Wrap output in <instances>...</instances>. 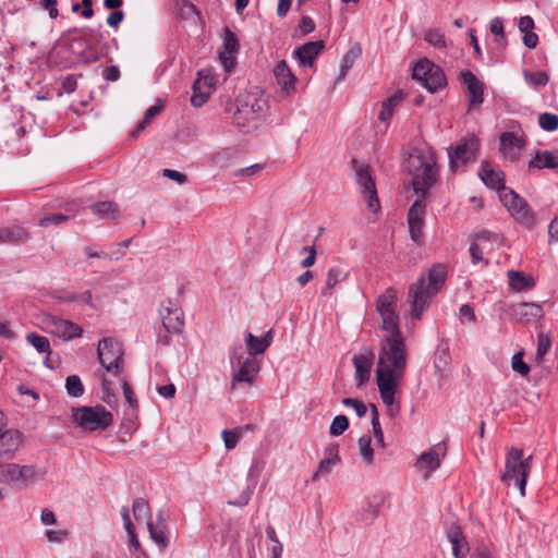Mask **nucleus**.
Segmentation results:
<instances>
[{"mask_svg": "<svg viewBox=\"0 0 558 558\" xmlns=\"http://www.w3.org/2000/svg\"><path fill=\"white\" fill-rule=\"evenodd\" d=\"M405 170L412 178V187L420 197L412 204L408 213V223L411 239L422 244L424 240L423 226L425 217L424 199L430 187L437 182L438 168L435 155L429 149L415 148L405 161Z\"/></svg>", "mask_w": 558, "mask_h": 558, "instance_id": "nucleus-1", "label": "nucleus"}, {"mask_svg": "<svg viewBox=\"0 0 558 558\" xmlns=\"http://www.w3.org/2000/svg\"><path fill=\"white\" fill-rule=\"evenodd\" d=\"M389 335L381 341L376 369V381L380 398L391 416L396 415L400 407L395 397L398 383L402 378L407 367L405 344L400 329L388 331Z\"/></svg>", "mask_w": 558, "mask_h": 558, "instance_id": "nucleus-2", "label": "nucleus"}, {"mask_svg": "<svg viewBox=\"0 0 558 558\" xmlns=\"http://www.w3.org/2000/svg\"><path fill=\"white\" fill-rule=\"evenodd\" d=\"M446 277V267L437 264L428 270L427 277L422 275L409 287L408 303L413 318L421 319L423 313L429 307L432 299L442 288Z\"/></svg>", "mask_w": 558, "mask_h": 558, "instance_id": "nucleus-3", "label": "nucleus"}, {"mask_svg": "<svg viewBox=\"0 0 558 558\" xmlns=\"http://www.w3.org/2000/svg\"><path fill=\"white\" fill-rule=\"evenodd\" d=\"M267 109V99L259 89L244 92L236 99V110L233 113V123L243 132L257 128Z\"/></svg>", "mask_w": 558, "mask_h": 558, "instance_id": "nucleus-4", "label": "nucleus"}, {"mask_svg": "<svg viewBox=\"0 0 558 558\" xmlns=\"http://www.w3.org/2000/svg\"><path fill=\"white\" fill-rule=\"evenodd\" d=\"M532 456L523 459V450L518 448H510L507 452L505 471L501 475V481L510 485L514 484L519 488L520 495H525L526 478L531 471Z\"/></svg>", "mask_w": 558, "mask_h": 558, "instance_id": "nucleus-5", "label": "nucleus"}, {"mask_svg": "<svg viewBox=\"0 0 558 558\" xmlns=\"http://www.w3.org/2000/svg\"><path fill=\"white\" fill-rule=\"evenodd\" d=\"M73 422L84 430L94 432L109 427L113 417L104 407H82L73 409Z\"/></svg>", "mask_w": 558, "mask_h": 558, "instance_id": "nucleus-6", "label": "nucleus"}, {"mask_svg": "<svg viewBox=\"0 0 558 558\" xmlns=\"http://www.w3.org/2000/svg\"><path fill=\"white\" fill-rule=\"evenodd\" d=\"M38 478L39 472L33 465L0 464V483L12 485L16 488H25Z\"/></svg>", "mask_w": 558, "mask_h": 558, "instance_id": "nucleus-7", "label": "nucleus"}, {"mask_svg": "<svg viewBox=\"0 0 558 558\" xmlns=\"http://www.w3.org/2000/svg\"><path fill=\"white\" fill-rule=\"evenodd\" d=\"M412 77L429 93H436L447 85L442 70L426 59L414 65Z\"/></svg>", "mask_w": 558, "mask_h": 558, "instance_id": "nucleus-8", "label": "nucleus"}, {"mask_svg": "<svg viewBox=\"0 0 558 558\" xmlns=\"http://www.w3.org/2000/svg\"><path fill=\"white\" fill-rule=\"evenodd\" d=\"M352 165L356 183L362 190V195L367 203V207L371 211L376 213L380 208V205L376 184L371 173V166L356 159L352 160Z\"/></svg>", "mask_w": 558, "mask_h": 558, "instance_id": "nucleus-9", "label": "nucleus"}, {"mask_svg": "<svg viewBox=\"0 0 558 558\" xmlns=\"http://www.w3.org/2000/svg\"><path fill=\"white\" fill-rule=\"evenodd\" d=\"M480 146V140L474 134H468L454 147L450 146L447 149L450 169L456 170L459 163L466 165L475 161Z\"/></svg>", "mask_w": 558, "mask_h": 558, "instance_id": "nucleus-10", "label": "nucleus"}, {"mask_svg": "<svg viewBox=\"0 0 558 558\" xmlns=\"http://www.w3.org/2000/svg\"><path fill=\"white\" fill-rule=\"evenodd\" d=\"M100 364L107 372L118 375L123 367V351L120 343L112 338H102L97 345Z\"/></svg>", "mask_w": 558, "mask_h": 558, "instance_id": "nucleus-11", "label": "nucleus"}, {"mask_svg": "<svg viewBox=\"0 0 558 558\" xmlns=\"http://www.w3.org/2000/svg\"><path fill=\"white\" fill-rule=\"evenodd\" d=\"M398 298V291L389 287L380 294L376 301V308L383 319V329L386 331H397L399 328V315L395 306Z\"/></svg>", "mask_w": 558, "mask_h": 558, "instance_id": "nucleus-12", "label": "nucleus"}, {"mask_svg": "<svg viewBox=\"0 0 558 558\" xmlns=\"http://www.w3.org/2000/svg\"><path fill=\"white\" fill-rule=\"evenodd\" d=\"M499 198L501 203L507 207L509 213L520 222L531 223L533 216L530 211L529 205L524 198L517 194L511 189H505L500 191Z\"/></svg>", "mask_w": 558, "mask_h": 558, "instance_id": "nucleus-13", "label": "nucleus"}, {"mask_svg": "<svg viewBox=\"0 0 558 558\" xmlns=\"http://www.w3.org/2000/svg\"><path fill=\"white\" fill-rule=\"evenodd\" d=\"M231 390H235L240 384L253 385L259 371L260 360L255 356H246L243 362L232 368Z\"/></svg>", "mask_w": 558, "mask_h": 558, "instance_id": "nucleus-14", "label": "nucleus"}, {"mask_svg": "<svg viewBox=\"0 0 558 558\" xmlns=\"http://www.w3.org/2000/svg\"><path fill=\"white\" fill-rule=\"evenodd\" d=\"M374 360V351L369 348L363 349L362 352L355 354L352 357V362L355 368L354 377L357 387L363 386L365 383L369 380Z\"/></svg>", "mask_w": 558, "mask_h": 558, "instance_id": "nucleus-15", "label": "nucleus"}, {"mask_svg": "<svg viewBox=\"0 0 558 558\" xmlns=\"http://www.w3.org/2000/svg\"><path fill=\"white\" fill-rule=\"evenodd\" d=\"M50 332L64 341L82 337L83 329L77 324L63 319L57 316H51L47 319Z\"/></svg>", "mask_w": 558, "mask_h": 558, "instance_id": "nucleus-16", "label": "nucleus"}, {"mask_svg": "<svg viewBox=\"0 0 558 558\" xmlns=\"http://www.w3.org/2000/svg\"><path fill=\"white\" fill-rule=\"evenodd\" d=\"M160 316L163 328L168 332H180L184 326L183 312L172 301L161 304Z\"/></svg>", "mask_w": 558, "mask_h": 558, "instance_id": "nucleus-17", "label": "nucleus"}, {"mask_svg": "<svg viewBox=\"0 0 558 558\" xmlns=\"http://www.w3.org/2000/svg\"><path fill=\"white\" fill-rule=\"evenodd\" d=\"M447 453V446L445 441H441L427 451H424L420 454L417 459V465L422 469H425L428 473L434 472L440 466L442 458Z\"/></svg>", "mask_w": 558, "mask_h": 558, "instance_id": "nucleus-18", "label": "nucleus"}, {"mask_svg": "<svg viewBox=\"0 0 558 558\" xmlns=\"http://www.w3.org/2000/svg\"><path fill=\"white\" fill-rule=\"evenodd\" d=\"M223 50L220 52V61L227 72H231L235 65V54L239 51V41L234 33L229 28L225 31Z\"/></svg>", "mask_w": 558, "mask_h": 558, "instance_id": "nucleus-19", "label": "nucleus"}, {"mask_svg": "<svg viewBox=\"0 0 558 558\" xmlns=\"http://www.w3.org/2000/svg\"><path fill=\"white\" fill-rule=\"evenodd\" d=\"M478 177L483 181V183L489 189L498 191L500 195V191L508 189L505 185L506 177L504 171L500 169L493 168L488 162L483 161L481 165V169L478 171Z\"/></svg>", "mask_w": 558, "mask_h": 558, "instance_id": "nucleus-20", "label": "nucleus"}, {"mask_svg": "<svg viewBox=\"0 0 558 558\" xmlns=\"http://www.w3.org/2000/svg\"><path fill=\"white\" fill-rule=\"evenodd\" d=\"M512 313L515 319L523 325L538 322L544 314L542 306L535 303H520L513 305Z\"/></svg>", "mask_w": 558, "mask_h": 558, "instance_id": "nucleus-21", "label": "nucleus"}, {"mask_svg": "<svg viewBox=\"0 0 558 558\" xmlns=\"http://www.w3.org/2000/svg\"><path fill=\"white\" fill-rule=\"evenodd\" d=\"M324 48L325 43L323 40L307 41L294 50V57L300 65L312 66Z\"/></svg>", "mask_w": 558, "mask_h": 558, "instance_id": "nucleus-22", "label": "nucleus"}, {"mask_svg": "<svg viewBox=\"0 0 558 558\" xmlns=\"http://www.w3.org/2000/svg\"><path fill=\"white\" fill-rule=\"evenodd\" d=\"M274 330L269 329L264 336L256 337L252 332L245 333V345L248 356L262 355L272 343Z\"/></svg>", "mask_w": 558, "mask_h": 558, "instance_id": "nucleus-23", "label": "nucleus"}, {"mask_svg": "<svg viewBox=\"0 0 558 558\" xmlns=\"http://www.w3.org/2000/svg\"><path fill=\"white\" fill-rule=\"evenodd\" d=\"M525 143L521 136L514 132H505L500 136V150L504 156L510 160H515L520 150L524 147Z\"/></svg>", "mask_w": 558, "mask_h": 558, "instance_id": "nucleus-24", "label": "nucleus"}, {"mask_svg": "<svg viewBox=\"0 0 558 558\" xmlns=\"http://www.w3.org/2000/svg\"><path fill=\"white\" fill-rule=\"evenodd\" d=\"M461 78L468 87L470 107L480 106L483 102V83L471 71L461 72Z\"/></svg>", "mask_w": 558, "mask_h": 558, "instance_id": "nucleus-25", "label": "nucleus"}, {"mask_svg": "<svg viewBox=\"0 0 558 558\" xmlns=\"http://www.w3.org/2000/svg\"><path fill=\"white\" fill-rule=\"evenodd\" d=\"M28 239L29 233L22 226L0 227V244H24Z\"/></svg>", "mask_w": 558, "mask_h": 558, "instance_id": "nucleus-26", "label": "nucleus"}, {"mask_svg": "<svg viewBox=\"0 0 558 558\" xmlns=\"http://www.w3.org/2000/svg\"><path fill=\"white\" fill-rule=\"evenodd\" d=\"M447 537L452 546L454 558H465L469 553V544L458 525H451L447 532Z\"/></svg>", "mask_w": 558, "mask_h": 558, "instance_id": "nucleus-27", "label": "nucleus"}, {"mask_svg": "<svg viewBox=\"0 0 558 558\" xmlns=\"http://www.w3.org/2000/svg\"><path fill=\"white\" fill-rule=\"evenodd\" d=\"M529 169L558 170V150H537L529 162Z\"/></svg>", "mask_w": 558, "mask_h": 558, "instance_id": "nucleus-28", "label": "nucleus"}, {"mask_svg": "<svg viewBox=\"0 0 558 558\" xmlns=\"http://www.w3.org/2000/svg\"><path fill=\"white\" fill-rule=\"evenodd\" d=\"M274 74L283 92L290 93L295 89L296 77L284 60L278 62L274 70Z\"/></svg>", "mask_w": 558, "mask_h": 558, "instance_id": "nucleus-29", "label": "nucleus"}, {"mask_svg": "<svg viewBox=\"0 0 558 558\" xmlns=\"http://www.w3.org/2000/svg\"><path fill=\"white\" fill-rule=\"evenodd\" d=\"M518 27L523 33V44L527 48H535L538 43V36L533 32L535 24L531 16L525 15L520 17Z\"/></svg>", "mask_w": 558, "mask_h": 558, "instance_id": "nucleus-30", "label": "nucleus"}, {"mask_svg": "<svg viewBox=\"0 0 558 558\" xmlns=\"http://www.w3.org/2000/svg\"><path fill=\"white\" fill-rule=\"evenodd\" d=\"M362 54V48L360 44L353 45L347 53L343 56L340 64V71L337 77V81L340 82L344 80L348 72L351 70L355 61L361 57Z\"/></svg>", "mask_w": 558, "mask_h": 558, "instance_id": "nucleus-31", "label": "nucleus"}, {"mask_svg": "<svg viewBox=\"0 0 558 558\" xmlns=\"http://www.w3.org/2000/svg\"><path fill=\"white\" fill-rule=\"evenodd\" d=\"M327 453L329 457L320 460L316 472L313 474V481H317L320 476L329 474L332 466L340 461L337 447L328 448Z\"/></svg>", "mask_w": 558, "mask_h": 558, "instance_id": "nucleus-32", "label": "nucleus"}, {"mask_svg": "<svg viewBox=\"0 0 558 558\" xmlns=\"http://www.w3.org/2000/svg\"><path fill=\"white\" fill-rule=\"evenodd\" d=\"M90 209L100 219H117L119 217V206L114 202L95 203Z\"/></svg>", "mask_w": 558, "mask_h": 558, "instance_id": "nucleus-33", "label": "nucleus"}, {"mask_svg": "<svg viewBox=\"0 0 558 558\" xmlns=\"http://www.w3.org/2000/svg\"><path fill=\"white\" fill-rule=\"evenodd\" d=\"M147 529L149 531L150 538L160 547L165 548L168 546V536L166 532V524L162 522L153 523L150 520L147 521Z\"/></svg>", "mask_w": 558, "mask_h": 558, "instance_id": "nucleus-34", "label": "nucleus"}, {"mask_svg": "<svg viewBox=\"0 0 558 558\" xmlns=\"http://www.w3.org/2000/svg\"><path fill=\"white\" fill-rule=\"evenodd\" d=\"M508 279L511 288L515 291L527 290L534 286L533 278L520 271L509 270Z\"/></svg>", "mask_w": 558, "mask_h": 558, "instance_id": "nucleus-35", "label": "nucleus"}, {"mask_svg": "<svg viewBox=\"0 0 558 558\" xmlns=\"http://www.w3.org/2000/svg\"><path fill=\"white\" fill-rule=\"evenodd\" d=\"M211 94V87L208 85L207 89H202L201 80H196L193 84V95L191 97V104L194 107H202L209 98Z\"/></svg>", "mask_w": 558, "mask_h": 558, "instance_id": "nucleus-36", "label": "nucleus"}, {"mask_svg": "<svg viewBox=\"0 0 558 558\" xmlns=\"http://www.w3.org/2000/svg\"><path fill=\"white\" fill-rule=\"evenodd\" d=\"M372 438L368 435H363L357 440L359 452L363 461L371 465L374 463V449L372 448Z\"/></svg>", "mask_w": 558, "mask_h": 558, "instance_id": "nucleus-37", "label": "nucleus"}, {"mask_svg": "<svg viewBox=\"0 0 558 558\" xmlns=\"http://www.w3.org/2000/svg\"><path fill=\"white\" fill-rule=\"evenodd\" d=\"M345 278V274L340 268H330L327 272L325 280V288L322 291L323 295L330 294L333 287Z\"/></svg>", "mask_w": 558, "mask_h": 558, "instance_id": "nucleus-38", "label": "nucleus"}, {"mask_svg": "<svg viewBox=\"0 0 558 558\" xmlns=\"http://www.w3.org/2000/svg\"><path fill=\"white\" fill-rule=\"evenodd\" d=\"M65 389L70 397L80 398L84 395L85 388L80 376L70 375L65 379Z\"/></svg>", "mask_w": 558, "mask_h": 558, "instance_id": "nucleus-39", "label": "nucleus"}, {"mask_svg": "<svg viewBox=\"0 0 558 558\" xmlns=\"http://www.w3.org/2000/svg\"><path fill=\"white\" fill-rule=\"evenodd\" d=\"M371 412H372V427H373V433H374V437L377 441V444L385 448L386 447V444H385V438H384V432L381 429V426H380V423H379V413H378V410H377V407L375 404H371Z\"/></svg>", "mask_w": 558, "mask_h": 558, "instance_id": "nucleus-40", "label": "nucleus"}, {"mask_svg": "<svg viewBox=\"0 0 558 558\" xmlns=\"http://www.w3.org/2000/svg\"><path fill=\"white\" fill-rule=\"evenodd\" d=\"M133 515L136 521H148L150 518V507L148 501L143 498H136L133 501Z\"/></svg>", "mask_w": 558, "mask_h": 558, "instance_id": "nucleus-41", "label": "nucleus"}, {"mask_svg": "<svg viewBox=\"0 0 558 558\" xmlns=\"http://www.w3.org/2000/svg\"><path fill=\"white\" fill-rule=\"evenodd\" d=\"M26 340L31 343L39 353H49L50 352V343L48 338L37 335L35 332H29L26 335Z\"/></svg>", "mask_w": 558, "mask_h": 558, "instance_id": "nucleus-42", "label": "nucleus"}, {"mask_svg": "<svg viewBox=\"0 0 558 558\" xmlns=\"http://www.w3.org/2000/svg\"><path fill=\"white\" fill-rule=\"evenodd\" d=\"M99 59V53L93 50V40L86 39V49L78 53V60L84 64H90L97 62Z\"/></svg>", "mask_w": 558, "mask_h": 558, "instance_id": "nucleus-43", "label": "nucleus"}, {"mask_svg": "<svg viewBox=\"0 0 558 558\" xmlns=\"http://www.w3.org/2000/svg\"><path fill=\"white\" fill-rule=\"evenodd\" d=\"M539 126L548 132H553L558 129V116L555 113L544 112L538 117Z\"/></svg>", "mask_w": 558, "mask_h": 558, "instance_id": "nucleus-44", "label": "nucleus"}, {"mask_svg": "<svg viewBox=\"0 0 558 558\" xmlns=\"http://www.w3.org/2000/svg\"><path fill=\"white\" fill-rule=\"evenodd\" d=\"M523 74L525 81L533 86H545L549 80L547 73L544 71H537L533 73L525 70Z\"/></svg>", "mask_w": 558, "mask_h": 558, "instance_id": "nucleus-45", "label": "nucleus"}, {"mask_svg": "<svg viewBox=\"0 0 558 558\" xmlns=\"http://www.w3.org/2000/svg\"><path fill=\"white\" fill-rule=\"evenodd\" d=\"M349 427V421L344 415H337L329 427V433L332 436H340Z\"/></svg>", "mask_w": 558, "mask_h": 558, "instance_id": "nucleus-46", "label": "nucleus"}, {"mask_svg": "<svg viewBox=\"0 0 558 558\" xmlns=\"http://www.w3.org/2000/svg\"><path fill=\"white\" fill-rule=\"evenodd\" d=\"M424 39L436 48H445L446 39L439 29H428L424 35Z\"/></svg>", "mask_w": 558, "mask_h": 558, "instance_id": "nucleus-47", "label": "nucleus"}, {"mask_svg": "<svg viewBox=\"0 0 558 558\" xmlns=\"http://www.w3.org/2000/svg\"><path fill=\"white\" fill-rule=\"evenodd\" d=\"M511 366L521 376H526L530 373V366L523 361V352H517L512 356Z\"/></svg>", "mask_w": 558, "mask_h": 558, "instance_id": "nucleus-48", "label": "nucleus"}, {"mask_svg": "<svg viewBox=\"0 0 558 558\" xmlns=\"http://www.w3.org/2000/svg\"><path fill=\"white\" fill-rule=\"evenodd\" d=\"M69 219H70V216H68V215H63L60 213L51 214V215H48V216H45L44 218H41L39 220V226L43 228H47L52 225H56V226L61 225L63 222H66Z\"/></svg>", "mask_w": 558, "mask_h": 558, "instance_id": "nucleus-49", "label": "nucleus"}, {"mask_svg": "<svg viewBox=\"0 0 558 558\" xmlns=\"http://www.w3.org/2000/svg\"><path fill=\"white\" fill-rule=\"evenodd\" d=\"M341 402L343 405H345L348 408H352L359 417L365 416V414L367 412V408L362 400L353 399V398H344V399H342Z\"/></svg>", "mask_w": 558, "mask_h": 558, "instance_id": "nucleus-50", "label": "nucleus"}, {"mask_svg": "<svg viewBox=\"0 0 558 558\" xmlns=\"http://www.w3.org/2000/svg\"><path fill=\"white\" fill-rule=\"evenodd\" d=\"M550 345H551L550 339L546 335L541 333L538 336V341H537L536 360L542 361L544 355L550 349Z\"/></svg>", "mask_w": 558, "mask_h": 558, "instance_id": "nucleus-51", "label": "nucleus"}, {"mask_svg": "<svg viewBox=\"0 0 558 558\" xmlns=\"http://www.w3.org/2000/svg\"><path fill=\"white\" fill-rule=\"evenodd\" d=\"M222 438H223L226 448L228 450H230L236 446L239 438H240V434L234 430L225 429L222 432Z\"/></svg>", "mask_w": 558, "mask_h": 558, "instance_id": "nucleus-52", "label": "nucleus"}, {"mask_svg": "<svg viewBox=\"0 0 558 558\" xmlns=\"http://www.w3.org/2000/svg\"><path fill=\"white\" fill-rule=\"evenodd\" d=\"M45 535L50 543H62L69 536V532L65 530H47Z\"/></svg>", "mask_w": 558, "mask_h": 558, "instance_id": "nucleus-53", "label": "nucleus"}, {"mask_svg": "<svg viewBox=\"0 0 558 558\" xmlns=\"http://www.w3.org/2000/svg\"><path fill=\"white\" fill-rule=\"evenodd\" d=\"M123 395L125 397L126 402L132 409H136L138 407L137 399L135 398L134 391L130 384L126 380H123Z\"/></svg>", "mask_w": 558, "mask_h": 558, "instance_id": "nucleus-54", "label": "nucleus"}, {"mask_svg": "<svg viewBox=\"0 0 558 558\" xmlns=\"http://www.w3.org/2000/svg\"><path fill=\"white\" fill-rule=\"evenodd\" d=\"M243 354L244 351L241 344L232 348L229 354V360L232 368H235L239 363L243 362Z\"/></svg>", "mask_w": 558, "mask_h": 558, "instance_id": "nucleus-55", "label": "nucleus"}, {"mask_svg": "<svg viewBox=\"0 0 558 558\" xmlns=\"http://www.w3.org/2000/svg\"><path fill=\"white\" fill-rule=\"evenodd\" d=\"M162 175L168 178V179H170V180L175 181L179 184H184V183L187 182V177L184 173L179 172L177 170L163 169L162 170Z\"/></svg>", "mask_w": 558, "mask_h": 558, "instance_id": "nucleus-56", "label": "nucleus"}, {"mask_svg": "<svg viewBox=\"0 0 558 558\" xmlns=\"http://www.w3.org/2000/svg\"><path fill=\"white\" fill-rule=\"evenodd\" d=\"M469 252L472 257L473 264L484 262L483 250L475 241L471 243ZM485 265H488V260H485Z\"/></svg>", "mask_w": 558, "mask_h": 558, "instance_id": "nucleus-57", "label": "nucleus"}, {"mask_svg": "<svg viewBox=\"0 0 558 558\" xmlns=\"http://www.w3.org/2000/svg\"><path fill=\"white\" fill-rule=\"evenodd\" d=\"M473 240L474 241H494V242H499L500 238H499V234H497L495 232H490L488 230H481V231L476 232L475 234H473Z\"/></svg>", "mask_w": 558, "mask_h": 558, "instance_id": "nucleus-58", "label": "nucleus"}, {"mask_svg": "<svg viewBox=\"0 0 558 558\" xmlns=\"http://www.w3.org/2000/svg\"><path fill=\"white\" fill-rule=\"evenodd\" d=\"M102 77L107 82H117L120 78V70L117 65L107 66L102 72Z\"/></svg>", "mask_w": 558, "mask_h": 558, "instance_id": "nucleus-59", "label": "nucleus"}, {"mask_svg": "<svg viewBox=\"0 0 558 558\" xmlns=\"http://www.w3.org/2000/svg\"><path fill=\"white\" fill-rule=\"evenodd\" d=\"M490 32L500 39L505 38L504 23L501 19L495 17L492 20Z\"/></svg>", "mask_w": 558, "mask_h": 558, "instance_id": "nucleus-60", "label": "nucleus"}, {"mask_svg": "<svg viewBox=\"0 0 558 558\" xmlns=\"http://www.w3.org/2000/svg\"><path fill=\"white\" fill-rule=\"evenodd\" d=\"M123 19H124V13L122 11L116 10V11H112L107 16V24L110 27H118L120 25V23L123 21Z\"/></svg>", "mask_w": 558, "mask_h": 558, "instance_id": "nucleus-61", "label": "nucleus"}, {"mask_svg": "<svg viewBox=\"0 0 558 558\" xmlns=\"http://www.w3.org/2000/svg\"><path fill=\"white\" fill-rule=\"evenodd\" d=\"M57 4L58 0H41V7L48 10L50 19H57L59 15Z\"/></svg>", "mask_w": 558, "mask_h": 558, "instance_id": "nucleus-62", "label": "nucleus"}, {"mask_svg": "<svg viewBox=\"0 0 558 558\" xmlns=\"http://www.w3.org/2000/svg\"><path fill=\"white\" fill-rule=\"evenodd\" d=\"M315 29L314 21L310 16H303L300 23V31L303 35H307Z\"/></svg>", "mask_w": 558, "mask_h": 558, "instance_id": "nucleus-63", "label": "nucleus"}, {"mask_svg": "<svg viewBox=\"0 0 558 558\" xmlns=\"http://www.w3.org/2000/svg\"><path fill=\"white\" fill-rule=\"evenodd\" d=\"M157 391L161 397L171 399L175 396L177 389L173 384H168V385L158 387Z\"/></svg>", "mask_w": 558, "mask_h": 558, "instance_id": "nucleus-64", "label": "nucleus"}]
</instances>
